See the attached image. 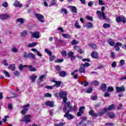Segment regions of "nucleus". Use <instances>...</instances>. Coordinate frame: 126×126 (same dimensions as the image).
I'll return each mask as SVG.
<instances>
[{"mask_svg": "<svg viewBox=\"0 0 126 126\" xmlns=\"http://www.w3.org/2000/svg\"><path fill=\"white\" fill-rule=\"evenodd\" d=\"M91 64L87 62L85 63L84 64H81L80 65V68L79 70H74L73 72H71V75H74V73L76 72H78L79 71L80 73H85L86 72V67H89Z\"/></svg>", "mask_w": 126, "mask_h": 126, "instance_id": "f257e3e1", "label": "nucleus"}, {"mask_svg": "<svg viewBox=\"0 0 126 126\" xmlns=\"http://www.w3.org/2000/svg\"><path fill=\"white\" fill-rule=\"evenodd\" d=\"M66 96H67V92L66 91H62L59 93V97L63 99V102L64 104L67 102V97Z\"/></svg>", "mask_w": 126, "mask_h": 126, "instance_id": "f03ea898", "label": "nucleus"}, {"mask_svg": "<svg viewBox=\"0 0 126 126\" xmlns=\"http://www.w3.org/2000/svg\"><path fill=\"white\" fill-rule=\"evenodd\" d=\"M20 122H24L26 124L30 123V122H31V115H25L24 117L20 120Z\"/></svg>", "mask_w": 126, "mask_h": 126, "instance_id": "7ed1b4c3", "label": "nucleus"}, {"mask_svg": "<svg viewBox=\"0 0 126 126\" xmlns=\"http://www.w3.org/2000/svg\"><path fill=\"white\" fill-rule=\"evenodd\" d=\"M66 104V106H64L63 107V113H66V111L67 110V108H69V109L70 110L71 112H73V107L72 106H70V102L69 101L68 102L65 103Z\"/></svg>", "mask_w": 126, "mask_h": 126, "instance_id": "20e7f679", "label": "nucleus"}, {"mask_svg": "<svg viewBox=\"0 0 126 126\" xmlns=\"http://www.w3.org/2000/svg\"><path fill=\"white\" fill-rule=\"evenodd\" d=\"M116 21L117 23H120V22H123L124 24L126 23V19L125 16H119L116 18Z\"/></svg>", "mask_w": 126, "mask_h": 126, "instance_id": "39448f33", "label": "nucleus"}, {"mask_svg": "<svg viewBox=\"0 0 126 126\" xmlns=\"http://www.w3.org/2000/svg\"><path fill=\"white\" fill-rule=\"evenodd\" d=\"M28 107H30V104L28 103L27 105L23 106L22 109H23L21 112L22 115H26V113L28 111Z\"/></svg>", "mask_w": 126, "mask_h": 126, "instance_id": "423d86ee", "label": "nucleus"}, {"mask_svg": "<svg viewBox=\"0 0 126 126\" xmlns=\"http://www.w3.org/2000/svg\"><path fill=\"white\" fill-rule=\"evenodd\" d=\"M34 15L39 22H41V23L44 22V19L45 18L43 15L39 13H35Z\"/></svg>", "mask_w": 126, "mask_h": 126, "instance_id": "0eeeda50", "label": "nucleus"}, {"mask_svg": "<svg viewBox=\"0 0 126 126\" xmlns=\"http://www.w3.org/2000/svg\"><path fill=\"white\" fill-rule=\"evenodd\" d=\"M11 18L9 14H0V19L1 20H6V19H10Z\"/></svg>", "mask_w": 126, "mask_h": 126, "instance_id": "6e6552de", "label": "nucleus"}, {"mask_svg": "<svg viewBox=\"0 0 126 126\" xmlns=\"http://www.w3.org/2000/svg\"><path fill=\"white\" fill-rule=\"evenodd\" d=\"M116 90L117 93H122V92H125L126 91V88H125L124 86L116 87Z\"/></svg>", "mask_w": 126, "mask_h": 126, "instance_id": "1a4fd4ad", "label": "nucleus"}, {"mask_svg": "<svg viewBox=\"0 0 126 126\" xmlns=\"http://www.w3.org/2000/svg\"><path fill=\"white\" fill-rule=\"evenodd\" d=\"M84 110H85V106H81L79 109V112L77 113V117H81L82 114L84 113Z\"/></svg>", "mask_w": 126, "mask_h": 126, "instance_id": "9d476101", "label": "nucleus"}, {"mask_svg": "<svg viewBox=\"0 0 126 126\" xmlns=\"http://www.w3.org/2000/svg\"><path fill=\"white\" fill-rule=\"evenodd\" d=\"M87 120V118L86 117H82V120L78 124H77V126H86V123L85 122H86V120Z\"/></svg>", "mask_w": 126, "mask_h": 126, "instance_id": "9b49d317", "label": "nucleus"}, {"mask_svg": "<svg viewBox=\"0 0 126 126\" xmlns=\"http://www.w3.org/2000/svg\"><path fill=\"white\" fill-rule=\"evenodd\" d=\"M32 38H35V39H39L40 38V32L38 31L35 32H31Z\"/></svg>", "mask_w": 126, "mask_h": 126, "instance_id": "f8f14e48", "label": "nucleus"}, {"mask_svg": "<svg viewBox=\"0 0 126 126\" xmlns=\"http://www.w3.org/2000/svg\"><path fill=\"white\" fill-rule=\"evenodd\" d=\"M68 58H70L71 62L73 61V60H75L76 58L74 56V53L73 52H69L67 54Z\"/></svg>", "mask_w": 126, "mask_h": 126, "instance_id": "ddd939ff", "label": "nucleus"}, {"mask_svg": "<svg viewBox=\"0 0 126 126\" xmlns=\"http://www.w3.org/2000/svg\"><path fill=\"white\" fill-rule=\"evenodd\" d=\"M123 46V43L121 42H117L115 43V45L114 46V48H115V50L118 52L120 51V47H122Z\"/></svg>", "mask_w": 126, "mask_h": 126, "instance_id": "4468645a", "label": "nucleus"}, {"mask_svg": "<svg viewBox=\"0 0 126 126\" xmlns=\"http://www.w3.org/2000/svg\"><path fill=\"white\" fill-rule=\"evenodd\" d=\"M52 82L55 83L54 86H56V87L59 88L61 86V84H62V81H56L55 79L52 80Z\"/></svg>", "mask_w": 126, "mask_h": 126, "instance_id": "2eb2a0df", "label": "nucleus"}, {"mask_svg": "<svg viewBox=\"0 0 126 126\" xmlns=\"http://www.w3.org/2000/svg\"><path fill=\"white\" fill-rule=\"evenodd\" d=\"M115 108H116V105L115 104H111L108 106L107 108H105L104 111L105 112H108V111H111V110H114Z\"/></svg>", "mask_w": 126, "mask_h": 126, "instance_id": "dca6fc26", "label": "nucleus"}, {"mask_svg": "<svg viewBox=\"0 0 126 126\" xmlns=\"http://www.w3.org/2000/svg\"><path fill=\"white\" fill-rule=\"evenodd\" d=\"M91 56L93 59H98V53L96 51H93L91 54Z\"/></svg>", "mask_w": 126, "mask_h": 126, "instance_id": "f3484780", "label": "nucleus"}, {"mask_svg": "<svg viewBox=\"0 0 126 126\" xmlns=\"http://www.w3.org/2000/svg\"><path fill=\"white\" fill-rule=\"evenodd\" d=\"M100 89L102 92H106L107 91V84L105 83L102 84L100 86Z\"/></svg>", "mask_w": 126, "mask_h": 126, "instance_id": "a211bd4d", "label": "nucleus"}, {"mask_svg": "<svg viewBox=\"0 0 126 126\" xmlns=\"http://www.w3.org/2000/svg\"><path fill=\"white\" fill-rule=\"evenodd\" d=\"M74 49L76 51H77L78 53H79L81 55L83 53V51H82V49H81L79 46H74Z\"/></svg>", "mask_w": 126, "mask_h": 126, "instance_id": "6ab92c4d", "label": "nucleus"}, {"mask_svg": "<svg viewBox=\"0 0 126 126\" xmlns=\"http://www.w3.org/2000/svg\"><path fill=\"white\" fill-rule=\"evenodd\" d=\"M64 118H66L67 120H72V119H74V116H73L72 114H64Z\"/></svg>", "mask_w": 126, "mask_h": 126, "instance_id": "aec40b11", "label": "nucleus"}, {"mask_svg": "<svg viewBox=\"0 0 126 126\" xmlns=\"http://www.w3.org/2000/svg\"><path fill=\"white\" fill-rule=\"evenodd\" d=\"M59 76H61V77H65L66 76V72L64 70L60 71L59 72Z\"/></svg>", "mask_w": 126, "mask_h": 126, "instance_id": "412c9836", "label": "nucleus"}, {"mask_svg": "<svg viewBox=\"0 0 126 126\" xmlns=\"http://www.w3.org/2000/svg\"><path fill=\"white\" fill-rule=\"evenodd\" d=\"M107 116H108L110 119H114L116 117V114L114 112H106Z\"/></svg>", "mask_w": 126, "mask_h": 126, "instance_id": "4be33fe9", "label": "nucleus"}, {"mask_svg": "<svg viewBox=\"0 0 126 126\" xmlns=\"http://www.w3.org/2000/svg\"><path fill=\"white\" fill-rule=\"evenodd\" d=\"M46 105L47 106V107L53 108V107H54V102L52 101H47L46 102Z\"/></svg>", "mask_w": 126, "mask_h": 126, "instance_id": "5701e85b", "label": "nucleus"}, {"mask_svg": "<svg viewBox=\"0 0 126 126\" xmlns=\"http://www.w3.org/2000/svg\"><path fill=\"white\" fill-rule=\"evenodd\" d=\"M94 112V110H91L89 112V114L90 116H92V117H98V115L97 114V113H95Z\"/></svg>", "mask_w": 126, "mask_h": 126, "instance_id": "b1692460", "label": "nucleus"}, {"mask_svg": "<svg viewBox=\"0 0 126 126\" xmlns=\"http://www.w3.org/2000/svg\"><path fill=\"white\" fill-rule=\"evenodd\" d=\"M85 27L87 29H90L93 28V24L91 22H89L85 25Z\"/></svg>", "mask_w": 126, "mask_h": 126, "instance_id": "393cba45", "label": "nucleus"}, {"mask_svg": "<svg viewBox=\"0 0 126 126\" xmlns=\"http://www.w3.org/2000/svg\"><path fill=\"white\" fill-rule=\"evenodd\" d=\"M105 108H102L101 111L99 112L98 114L97 113V117L99 116L100 117H102L105 114V113H107V111H105Z\"/></svg>", "mask_w": 126, "mask_h": 126, "instance_id": "a878e982", "label": "nucleus"}, {"mask_svg": "<svg viewBox=\"0 0 126 126\" xmlns=\"http://www.w3.org/2000/svg\"><path fill=\"white\" fill-rule=\"evenodd\" d=\"M107 42L109 46H111V47H113V46L115 45V41H114L112 38H109Z\"/></svg>", "mask_w": 126, "mask_h": 126, "instance_id": "bb28decb", "label": "nucleus"}, {"mask_svg": "<svg viewBox=\"0 0 126 126\" xmlns=\"http://www.w3.org/2000/svg\"><path fill=\"white\" fill-rule=\"evenodd\" d=\"M19 3H20V2H19L18 0H16L14 3L13 5L15 6H17L18 7H22V5Z\"/></svg>", "mask_w": 126, "mask_h": 126, "instance_id": "cd10ccee", "label": "nucleus"}, {"mask_svg": "<svg viewBox=\"0 0 126 126\" xmlns=\"http://www.w3.org/2000/svg\"><path fill=\"white\" fill-rule=\"evenodd\" d=\"M70 9L72 12L73 13H77V8L74 6H70Z\"/></svg>", "mask_w": 126, "mask_h": 126, "instance_id": "c85d7f7f", "label": "nucleus"}, {"mask_svg": "<svg viewBox=\"0 0 126 126\" xmlns=\"http://www.w3.org/2000/svg\"><path fill=\"white\" fill-rule=\"evenodd\" d=\"M28 59H31L32 60H35L36 59V56L34 55V54L30 52L29 53V57Z\"/></svg>", "mask_w": 126, "mask_h": 126, "instance_id": "c756f323", "label": "nucleus"}, {"mask_svg": "<svg viewBox=\"0 0 126 126\" xmlns=\"http://www.w3.org/2000/svg\"><path fill=\"white\" fill-rule=\"evenodd\" d=\"M8 69H11L12 71L15 70V64H10L8 66Z\"/></svg>", "mask_w": 126, "mask_h": 126, "instance_id": "7c9ffc66", "label": "nucleus"}, {"mask_svg": "<svg viewBox=\"0 0 126 126\" xmlns=\"http://www.w3.org/2000/svg\"><path fill=\"white\" fill-rule=\"evenodd\" d=\"M88 46L91 48H92V49H94V50H96V49H97V45L94 43H90L88 44Z\"/></svg>", "mask_w": 126, "mask_h": 126, "instance_id": "2f4dec72", "label": "nucleus"}, {"mask_svg": "<svg viewBox=\"0 0 126 126\" xmlns=\"http://www.w3.org/2000/svg\"><path fill=\"white\" fill-rule=\"evenodd\" d=\"M80 84L81 85H84L85 87H87L89 85V83L87 81H84V82H81Z\"/></svg>", "mask_w": 126, "mask_h": 126, "instance_id": "473e14b6", "label": "nucleus"}, {"mask_svg": "<svg viewBox=\"0 0 126 126\" xmlns=\"http://www.w3.org/2000/svg\"><path fill=\"white\" fill-rule=\"evenodd\" d=\"M96 13L98 15V19L102 20V12L100 11H97Z\"/></svg>", "mask_w": 126, "mask_h": 126, "instance_id": "72a5a7b5", "label": "nucleus"}, {"mask_svg": "<svg viewBox=\"0 0 126 126\" xmlns=\"http://www.w3.org/2000/svg\"><path fill=\"white\" fill-rule=\"evenodd\" d=\"M25 67H28V65H23L22 64H20V65H19V70H22L23 69V68H24Z\"/></svg>", "mask_w": 126, "mask_h": 126, "instance_id": "f704fd0d", "label": "nucleus"}, {"mask_svg": "<svg viewBox=\"0 0 126 126\" xmlns=\"http://www.w3.org/2000/svg\"><path fill=\"white\" fill-rule=\"evenodd\" d=\"M35 46H37V42H33L32 43H29L28 47L29 48H34Z\"/></svg>", "mask_w": 126, "mask_h": 126, "instance_id": "c9c22d12", "label": "nucleus"}, {"mask_svg": "<svg viewBox=\"0 0 126 126\" xmlns=\"http://www.w3.org/2000/svg\"><path fill=\"white\" fill-rule=\"evenodd\" d=\"M61 13H64V14H67L68 13V11L65 8H62L61 10Z\"/></svg>", "mask_w": 126, "mask_h": 126, "instance_id": "e433bc0d", "label": "nucleus"}, {"mask_svg": "<svg viewBox=\"0 0 126 126\" xmlns=\"http://www.w3.org/2000/svg\"><path fill=\"white\" fill-rule=\"evenodd\" d=\"M28 66L29 67V70H30V71H36V68L33 67L32 65H30Z\"/></svg>", "mask_w": 126, "mask_h": 126, "instance_id": "4c0bfd02", "label": "nucleus"}, {"mask_svg": "<svg viewBox=\"0 0 126 126\" xmlns=\"http://www.w3.org/2000/svg\"><path fill=\"white\" fill-rule=\"evenodd\" d=\"M16 21H17V22H20V24H23V23H24V19L23 18H18L17 19Z\"/></svg>", "mask_w": 126, "mask_h": 126, "instance_id": "58836bf2", "label": "nucleus"}, {"mask_svg": "<svg viewBox=\"0 0 126 126\" xmlns=\"http://www.w3.org/2000/svg\"><path fill=\"white\" fill-rule=\"evenodd\" d=\"M27 36V31H24L21 33V37H25Z\"/></svg>", "mask_w": 126, "mask_h": 126, "instance_id": "ea45409f", "label": "nucleus"}, {"mask_svg": "<svg viewBox=\"0 0 126 126\" xmlns=\"http://www.w3.org/2000/svg\"><path fill=\"white\" fill-rule=\"evenodd\" d=\"M37 78V76L36 75H32L30 79L32 80V82H34V81H35V80H36V79Z\"/></svg>", "mask_w": 126, "mask_h": 126, "instance_id": "a19ab883", "label": "nucleus"}, {"mask_svg": "<svg viewBox=\"0 0 126 126\" xmlns=\"http://www.w3.org/2000/svg\"><path fill=\"white\" fill-rule=\"evenodd\" d=\"M29 56V54H27L26 52L23 53L22 55V57L24 58V59H28Z\"/></svg>", "mask_w": 126, "mask_h": 126, "instance_id": "79ce46f5", "label": "nucleus"}, {"mask_svg": "<svg viewBox=\"0 0 126 126\" xmlns=\"http://www.w3.org/2000/svg\"><path fill=\"white\" fill-rule=\"evenodd\" d=\"M45 53H47L48 55H49V57L50 56H52V55H53V53H52V51H49V49H45Z\"/></svg>", "mask_w": 126, "mask_h": 126, "instance_id": "37998d69", "label": "nucleus"}, {"mask_svg": "<svg viewBox=\"0 0 126 126\" xmlns=\"http://www.w3.org/2000/svg\"><path fill=\"white\" fill-rule=\"evenodd\" d=\"M62 36L64 38H65L66 39H69V38H70V36H69V34H66V33L62 34Z\"/></svg>", "mask_w": 126, "mask_h": 126, "instance_id": "c03bdc74", "label": "nucleus"}, {"mask_svg": "<svg viewBox=\"0 0 126 126\" xmlns=\"http://www.w3.org/2000/svg\"><path fill=\"white\" fill-rule=\"evenodd\" d=\"M110 24L104 23L103 25V28L106 29V28H110Z\"/></svg>", "mask_w": 126, "mask_h": 126, "instance_id": "a18cd8bd", "label": "nucleus"}, {"mask_svg": "<svg viewBox=\"0 0 126 126\" xmlns=\"http://www.w3.org/2000/svg\"><path fill=\"white\" fill-rule=\"evenodd\" d=\"M65 125V123H63V122H60V123L55 124H54V126H63Z\"/></svg>", "mask_w": 126, "mask_h": 126, "instance_id": "49530a36", "label": "nucleus"}, {"mask_svg": "<svg viewBox=\"0 0 126 126\" xmlns=\"http://www.w3.org/2000/svg\"><path fill=\"white\" fill-rule=\"evenodd\" d=\"M11 51L13 52V53H18V49L16 48L15 47H13L11 49Z\"/></svg>", "mask_w": 126, "mask_h": 126, "instance_id": "de8ad7c7", "label": "nucleus"}, {"mask_svg": "<svg viewBox=\"0 0 126 126\" xmlns=\"http://www.w3.org/2000/svg\"><path fill=\"white\" fill-rule=\"evenodd\" d=\"M63 59H59L56 60L55 61V63H63Z\"/></svg>", "mask_w": 126, "mask_h": 126, "instance_id": "09e8293b", "label": "nucleus"}, {"mask_svg": "<svg viewBox=\"0 0 126 126\" xmlns=\"http://www.w3.org/2000/svg\"><path fill=\"white\" fill-rule=\"evenodd\" d=\"M57 4V0H52L51 1V3L50 4V5L51 6H53L54 5H56Z\"/></svg>", "mask_w": 126, "mask_h": 126, "instance_id": "8fccbe9b", "label": "nucleus"}, {"mask_svg": "<svg viewBox=\"0 0 126 126\" xmlns=\"http://www.w3.org/2000/svg\"><path fill=\"white\" fill-rule=\"evenodd\" d=\"M114 88L113 87H109L107 88V92H113L114 91Z\"/></svg>", "mask_w": 126, "mask_h": 126, "instance_id": "3c124183", "label": "nucleus"}, {"mask_svg": "<svg viewBox=\"0 0 126 126\" xmlns=\"http://www.w3.org/2000/svg\"><path fill=\"white\" fill-rule=\"evenodd\" d=\"M3 73L5 74L6 77H9V76H10L9 73H8V72H7L6 70H4Z\"/></svg>", "mask_w": 126, "mask_h": 126, "instance_id": "603ef678", "label": "nucleus"}, {"mask_svg": "<svg viewBox=\"0 0 126 126\" xmlns=\"http://www.w3.org/2000/svg\"><path fill=\"white\" fill-rule=\"evenodd\" d=\"M44 97H46L47 98H51V97H52V94L47 93L44 94Z\"/></svg>", "mask_w": 126, "mask_h": 126, "instance_id": "864d4df0", "label": "nucleus"}, {"mask_svg": "<svg viewBox=\"0 0 126 126\" xmlns=\"http://www.w3.org/2000/svg\"><path fill=\"white\" fill-rule=\"evenodd\" d=\"M92 92H93V89H92V88H90L88 89L87 93L88 94H90V93H92Z\"/></svg>", "mask_w": 126, "mask_h": 126, "instance_id": "5fc2aeb1", "label": "nucleus"}, {"mask_svg": "<svg viewBox=\"0 0 126 126\" xmlns=\"http://www.w3.org/2000/svg\"><path fill=\"white\" fill-rule=\"evenodd\" d=\"M55 59H56V56H54L52 55H51L50 56H49L50 62H53V61H54V60H55Z\"/></svg>", "mask_w": 126, "mask_h": 126, "instance_id": "6e6d98bb", "label": "nucleus"}, {"mask_svg": "<svg viewBox=\"0 0 126 126\" xmlns=\"http://www.w3.org/2000/svg\"><path fill=\"white\" fill-rule=\"evenodd\" d=\"M75 27L76 28H78V29H80V28H81V26L79 25L78 22L77 21L75 22Z\"/></svg>", "mask_w": 126, "mask_h": 126, "instance_id": "4d7b16f0", "label": "nucleus"}, {"mask_svg": "<svg viewBox=\"0 0 126 126\" xmlns=\"http://www.w3.org/2000/svg\"><path fill=\"white\" fill-rule=\"evenodd\" d=\"M14 75L15 76H19V75H20V73L18 71H15L14 72Z\"/></svg>", "mask_w": 126, "mask_h": 126, "instance_id": "13d9d810", "label": "nucleus"}, {"mask_svg": "<svg viewBox=\"0 0 126 126\" xmlns=\"http://www.w3.org/2000/svg\"><path fill=\"white\" fill-rule=\"evenodd\" d=\"M61 55L62 57H66V51H65V50H63L62 52Z\"/></svg>", "mask_w": 126, "mask_h": 126, "instance_id": "bf43d9fd", "label": "nucleus"}, {"mask_svg": "<svg viewBox=\"0 0 126 126\" xmlns=\"http://www.w3.org/2000/svg\"><path fill=\"white\" fill-rule=\"evenodd\" d=\"M97 99L98 96H97V95H94L92 97V100H93V101H96V100H97Z\"/></svg>", "mask_w": 126, "mask_h": 126, "instance_id": "052dcab7", "label": "nucleus"}, {"mask_svg": "<svg viewBox=\"0 0 126 126\" xmlns=\"http://www.w3.org/2000/svg\"><path fill=\"white\" fill-rule=\"evenodd\" d=\"M82 61L83 62H87L88 63H90V62H91V60H90V59H86V58H85V59H83L82 60Z\"/></svg>", "mask_w": 126, "mask_h": 126, "instance_id": "680f3d73", "label": "nucleus"}, {"mask_svg": "<svg viewBox=\"0 0 126 126\" xmlns=\"http://www.w3.org/2000/svg\"><path fill=\"white\" fill-rule=\"evenodd\" d=\"M86 18L87 19H88V20H90V21H93V18H92V17H90V16H87Z\"/></svg>", "mask_w": 126, "mask_h": 126, "instance_id": "e2e57ef3", "label": "nucleus"}, {"mask_svg": "<svg viewBox=\"0 0 126 126\" xmlns=\"http://www.w3.org/2000/svg\"><path fill=\"white\" fill-rule=\"evenodd\" d=\"M125 63H126V62L125 61V60H120V64L121 65H124V64H125Z\"/></svg>", "mask_w": 126, "mask_h": 126, "instance_id": "0e129e2a", "label": "nucleus"}, {"mask_svg": "<svg viewBox=\"0 0 126 126\" xmlns=\"http://www.w3.org/2000/svg\"><path fill=\"white\" fill-rule=\"evenodd\" d=\"M98 3H99V5H104V4H105V3H104V2H103V0H99Z\"/></svg>", "mask_w": 126, "mask_h": 126, "instance_id": "69168bd1", "label": "nucleus"}, {"mask_svg": "<svg viewBox=\"0 0 126 126\" xmlns=\"http://www.w3.org/2000/svg\"><path fill=\"white\" fill-rule=\"evenodd\" d=\"M2 6H4V7H7L8 6V4H7V2H4L2 4Z\"/></svg>", "mask_w": 126, "mask_h": 126, "instance_id": "338daca9", "label": "nucleus"}, {"mask_svg": "<svg viewBox=\"0 0 126 126\" xmlns=\"http://www.w3.org/2000/svg\"><path fill=\"white\" fill-rule=\"evenodd\" d=\"M71 45H77V41L76 40L74 39L71 43Z\"/></svg>", "mask_w": 126, "mask_h": 126, "instance_id": "774afa93", "label": "nucleus"}]
</instances>
